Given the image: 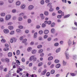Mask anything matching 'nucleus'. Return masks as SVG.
I'll use <instances>...</instances> for the list:
<instances>
[{"label":"nucleus","mask_w":77,"mask_h":77,"mask_svg":"<svg viewBox=\"0 0 77 77\" xmlns=\"http://www.w3.org/2000/svg\"><path fill=\"white\" fill-rule=\"evenodd\" d=\"M8 29L10 30H12L14 29V27L13 26H8Z\"/></svg>","instance_id":"5701e85b"},{"label":"nucleus","mask_w":77,"mask_h":77,"mask_svg":"<svg viewBox=\"0 0 77 77\" xmlns=\"http://www.w3.org/2000/svg\"><path fill=\"white\" fill-rule=\"evenodd\" d=\"M32 54H35V53H36V50H33L32 51Z\"/></svg>","instance_id":"4be33fe9"},{"label":"nucleus","mask_w":77,"mask_h":77,"mask_svg":"<svg viewBox=\"0 0 77 77\" xmlns=\"http://www.w3.org/2000/svg\"><path fill=\"white\" fill-rule=\"evenodd\" d=\"M23 71V69L20 68H17V73H19L20 72V71Z\"/></svg>","instance_id":"20e7f679"},{"label":"nucleus","mask_w":77,"mask_h":77,"mask_svg":"<svg viewBox=\"0 0 77 77\" xmlns=\"http://www.w3.org/2000/svg\"><path fill=\"white\" fill-rule=\"evenodd\" d=\"M55 72V71L54 70H52L51 71V73L52 74H53Z\"/></svg>","instance_id":"473e14b6"},{"label":"nucleus","mask_w":77,"mask_h":77,"mask_svg":"<svg viewBox=\"0 0 77 77\" xmlns=\"http://www.w3.org/2000/svg\"><path fill=\"white\" fill-rule=\"evenodd\" d=\"M50 75V73L49 72H48L47 73L46 76H47V77H49Z\"/></svg>","instance_id":"ea45409f"},{"label":"nucleus","mask_w":77,"mask_h":77,"mask_svg":"<svg viewBox=\"0 0 77 77\" xmlns=\"http://www.w3.org/2000/svg\"><path fill=\"white\" fill-rule=\"evenodd\" d=\"M69 48L66 50V51L65 52L64 54L66 57V58L67 59H69V54L68 52V49Z\"/></svg>","instance_id":"f257e3e1"},{"label":"nucleus","mask_w":77,"mask_h":77,"mask_svg":"<svg viewBox=\"0 0 77 77\" xmlns=\"http://www.w3.org/2000/svg\"><path fill=\"white\" fill-rule=\"evenodd\" d=\"M25 8H26V5L24 4H22L21 6V8L23 9H24Z\"/></svg>","instance_id":"f8f14e48"},{"label":"nucleus","mask_w":77,"mask_h":77,"mask_svg":"<svg viewBox=\"0 0 77 77\" xmlns=\"http://www.w3.org/2000/svg\"><path fill=\"white\" fill-rule=\"evenodd\" d=\"M44 14L45 15H48V12L45 11V12Z\"/></svg>","instance_id":"49530a36"},{"label":"nucleus","mask_w":77,"mask_h":77,"mask_svg":"<svg viewBox=\"0 0 77 77\" xmlns=\"http://www.w3.org/2000/svg\"><path fill=\"white\" fill-rule=\"evenodd\" d=\"M1 41L2 43H4L6 42V40L4 39H2L1 40Z\"/></svg>","instance_id":"72a5a7b5"},{"label":"nucleus","mask_w":77,"mask_h":77,"mask_svg":"<svg viewBox=\"0 0 77 77\" xmlns=\"http://www.w3.org/2000/svg\"><path fill=\"white\" fill-rule=\"evenodd\" d=\"M1 60L2 62H6V59L5 58H2L1 59Z\"/></svg>","instance_id":"e433bc0d"},{"label":"nucleus","mask_w":77,"mask_h":77,"mask_svg":"<svg viewBox=\"0 0 77 77\" xmlns=\"http://www.w3.org/2000/svg\"><path fill=\"white\" fill-rule=\"evenodd\" d=\"M11 15H7L6 16L5 20H9L11 18Z\"/></svg>","instance_id":"7ed1b4c3"},{"label":"nucleus","mask_w":77,"mask_h":77,"mask_svg":"<svg viewBox=\"0 0 77 77\" xmlns=\"http://www.w3.org/2000/svg\"><path fill=\"white\" fill-rule=\"evenodd\" d=\"M72 28L73 29V30H77V27H72Z\"/></svg>","instance_id":"603ef678"},{"label":"nucleus","mask_w":77,"mask_h":77,"mask_svg":"<svg viewBox=\"0 0 77 77\" xmlns=\"http://www.w3.org/2000/svg\"><path fill=\"white\" fill-rule=\"evenodd\" d=\"M17 41V38H11L10 40V42L11 43L15 42Z\"/></svg>","instance_id":"f03ea898"},{"label":"nucleus","mask_w":77,"mask_h":77,"mask_svg":"<svg viewBox=\"0 0 77 77\" xmlns=\"http://www.w3.org/2000/svg\"><path fill=\"white\" fill-rule=\"evenodd\" d=\"M48 37V35H45L44 36V38L45 39H46V38H47Z\"/></svg>","instance_id":"052dcab7"},{"label":"nucleus","mask_w":77,"mask_h":77,"mask_svg":"<svg viewBox=\"0 0 77 77\" xmlns=\"http://www.w3.org/2000/svg\"><path fill=\"white\" fill-rule=\"evenodd\" d=\"M20 54V51L19 50H17L16 51V54L17 55H19Z\"/></svg>","instance_id":"6ab92c4d"},{"label":"nucleus","mask_w":77,"mask_h":77,"mask_svg":"<svg viewBox=\"0 0 77 77\" xmlns=\"http://www.w3.org/2000/svg\"><path fill=\"white\" fill-rule=\"evenodd\" d=\"M73 59L74 60H76V59H77V55H73Z\"/></svg>","instance_id":"2f4dec72"},{"label":"nucleus","mask_w":77,"mask_h":77,"mask_svg":"<svg viewBox=\"0 0 77 77\" xmlns=\"http://www.w3.org/2000/svg\"><path fill=\"white\" fill-rule=\"evenodd\" d=\"M23 20V17H20L18 18V20L19 21H21Z\"/></svg>","instance_id":"a19ab883"},{"label":"nucleus","mask_w":77,"mask_h":77,"mask_svg":"<svg viewBox=\"0 0 77 77\" xmlns=\"http://www.w3.org/2000/svg\"><path fill=\"white\" fill-rule=\"evenodd\" d=\"M39 34L40 35H41V34H42L43 33V31L42 30H40L38 32Z\"/></svg>","instance_id":"a18cd8bd"},{"label":"nucleus","mask_w":77,"mask_h":77,"mask_svg":"<svg viewBox=\"0 0 77 77\" xmlns=\"http://www.w3.org/2000/svg\"><path fill=\"white\" fill-rule=\"evenodd\" d=\"M59 45V43H55L54 44V46H55L56 47H57Z\"/></svg>","instance_id":"37998d69"},{"label":"nucleus","mask_w":77,"mask_h":77,"mask_svg":"<svg viewBox=\"0 0 77 77\" xmlns=\"http://www.w3.org/2000/svg\"><path fill=\"white\" fill-rule=\"evenodd\" d=\"M40 17H41L42 20H43V19H44L45 18V17L44 16V14H41L40 15Z\"/></svg>","instance_id":"6e6552de"},{"label":"nucleus","mask_w":77,"mask_h":77,"mask_svg":"<svg viewBox=\"0 0 77 77\" xmlns=\"http://www.w3.org/2000/svg\"><path fill=\"white\" fill-rule=\"evenodd\" d=\"M31 20L30 19H28V23H31Z\"/></svg>","instance_id":"69168bd1"},{"label":"nucleus","mask_w":77,"mask_h":77,"mask_svg":"<svg viewBox=\"0 0 77 77\" xmlns=\"http://www.w3.org/2000/svg\"><path fill=\"white\" fill-rule=\"evenodd\" d=\"M1 15L2 17H4V16L5 15V13H2L1 14Z\"/></svg>","instance_id":"de8ad7c7"},{"label":"nucleus","mask_w":77,"mask_h":77,"mask_svg":"<svg viewBox=\"0 0 77 77\" xmlns=\"http://www.w3.org/2000/svg\"><path fill=\"white\" fill-rule=\"evenodd\" d=\"M3 31L5 33H9V30L5 29Z\"/></svg>","instance_id":"0eeeda50"},{"label":"nucleus","mask_w":77,"mask_h":77,"mask_svg":"<svg viewBox=\"0 0 77 77\" xmlns=\"http://www.w3.org/2000/svg\"><path fill=\"white\" fill-rule=\"evenodd\" d=\"M14 31H11L10 33V35H14Z\"/></svg>","instance_id":"4c0bfd02"},{"label":"nucleus","mask_w":77,"mask_h":77,"mask_svg":"<svg viewBox=\"0 0 77 77\" xmlns=\"http://www.w3.org/2000/svg\"><path fill=\"white\" fill-rule=\"evenodd\" d=\"M51 32L52 33H55V32H56V31L53 28L51 29Z\"/></svg>","instance_id":"dca6fc26"},{"label":"nucleus","mask_w":77,"mask_h":77,"mask_svg":"<svg viewBox=\"0 0 77 77\" xmlns=\"http://www.w3.org/2000/svg\"><path fill=\"white\" fill-rule=\"evenodd\" d=\"M51 27H52L54 26H55V23H52L51 24Z\"/></svg>","instance_id":"09e8293b"},{"label":"nucleus","mask_w":77,"mask_h":77,"mask_svg":"<svg viewBox=\"0 0 77 77\" xmlns=\"http://www.w3.org/2000/svg\"><path fill=\"white\" fill-rule=\"evenodd\" d=\"M21 61L22 62H25V59L24 58H23L21 59Z\"/></svg>","instance_id":"3c124183"},{"label":"nucleus","mask_w":77,"mask_h":77,"mask_svg":"<svg viewBox=\"0 0 77 77\" xmlns=\"http://www.w3.org/2000/svg\"><path fill=\"white\" fill-rule=\"evenodd\" d=\"M33 59H34V56H31L29 59V61H32V60H33Z\"/></svg>","instance_id":"9b49d317"},{"label":"nucleus","mask_w":77,"mask_h":77,"mask_svg":"<svg viewBox=\"0 0 77 77\" xmlns=\"http://www.w3.org/2000/svg\"><path fill=\"white\" fill-rule=\"evenodd\" d=\"M70 74L72 76H75V75H75V73H70Z\"/></svg>","instance_id":"c85d7f7f"},{"label":"nucleus","mask_w":77,"mask_h":77,"mask_svg":"<svg viewBox=\"0 0 77 77\" xmlns=\"http://www.w3.org/2000/svg\"><path fill=\"white\" fill-rule=\"evenodd\" d=\"M4 51H8L9 50V48H8L5 47V48H4Z\"/></svg>","instance_id":"c9c22d12"},{"label":"nucleus","mask_w":77,"mask_h":77,"mask_svg":"<svg viewBox=\"0 0 77 77\" xmlns=\"http://www.w3.org/2000/svg\"><path fill=\"white\" fill-rule=\"evenodd\" d=\"M61 16L62 17V16H64V12H61Z\"/></svg>","instance_id":"e2e57ef3"},{"label":"nucleus","mask_w":77,"mask_h":77,"mask_svg":"<svg viewBox=\"0 0 77 77\" xmlns=\"http://www.w3.org/2000/svg\"><path fill=\"white\" fill-rule=\"evenodd\" d=\"M43 51V50L42 49H40L38 50V53H42Z\"/></svg>","instance_id":"7c9ffc66"},{"label":"nucleus","mask_w":77,"mask_h":77,"mask_svg":"<svg viewBox=\"0 0 77 77\" xmlns=\"http://www.w3.org/2000/svg\"><path fill=\"white\" fill-rule=\"evenodd\" d=\"M45 26H46V25H45V24L44 23H43L42 24V27L44 28V27H45Z\"/></svg>","instance_id":"8fccbe9b"},{"label":"nucleus","mask_w":77,"mask_h":77,"mask_svg":"<svg viewBox=\"0 0 77 77\" xmlns=\"http://www.w3.org/2000/svg\"><path fill=\"white\" fill-rule=\"evenodd\" d=\"M14 2V0H8V2L10 3H12Z\"/></svg>","instance_id":"5fc2aeb1"},{"label":"nucleus","mask_w":77,"mask_h":77,"mask_svg":"<svg viewBox=\"0 0 77 77\" xmlns=\"http://www.w3.org/2000/svg\"><path fill=\"white\" fill-rule=\"evenodd\" d=\"M19 29H23V26L21 25H19Z\"/></svg>","instance_id":"bf43d9fd"},{"label":"nucleus","mask_w":77,"mask_h":77,"mask_svg":"<svg viewBox=\"0 0 77 77\" xmlns=\"http://www.w3.org/2000/svg\"><path fill=\"white\" fill-rule=\"evenodd\" d=\"M70 16V14H69L66 15H65L64 17V18H68Z\"/></svg>","instance_id":"2eb2a0df"},{"label":"nucleus","mask_w":77,"mask_h":77,"mask_svg":"<svg viewBox=\"0 0 77 77\" xmlns=\"http://www.w3.org/2000/svg\"><path fill=\"white\" fill-rule=\"evenodd\" d=\"M20 65H18L17 64H16V66L17 67V68H20V66H19Z\"/></svg>","instance_id":"6e6d98bb"},{"label":"nucleus","mask_w":77,"mask_h":77,"mask_svg":"<svg viewBox=\"0 0 77 77\" xmlns=\"http://www.w3.org/2000/svg\"><path fill=\"white\" fill-rule=\"evenodd\" d=\"M53 59V57L52 56H51L48 58V60H52Z\"/></svg>","instance_id":"bb28decb"},{"label":"nucleus","mask_w":77,"mask_h":77,"mask_svg":"<svg viewBox=\"0 0 77 77\" xmlns=\"http://www.w3.org/2000/svg\"><path fill=\"white\" fill-rule=\"evenodd\" d=\"M62 16L61 15H58L57 16V17L58 18H62Z\"/></svg>","instance_id":"4d7b16f0"},{"label":"nucleus","mask_w":77,"mask_h":77,"mask_svg":"<svg viewBox=\"0 0 77 77\" xmlns=\"http://www.w3.org/2000/svg\"><path fill=\"white\" fill-rule=\"evenodd\" d=\"M16 32L17 33H21V30L20 29H18L16 30Z\"/></svg>","instance_id":"a878e982"},{"label":"nucleus","mask_w":77,"mask_h":77,"mask_svg":"<svg viewBox=\"0 0 77 77\" xmlns=\"http://www.w3.org/2000/svg\"><path fill=\"white\" fill-rule=\"evenodd\" d=\"M8 57H12V53L11 52H9L8 53Z\"/></svg>","instance_id":"9d476101"},{"label":"nucleus","mask_w":77,"mask_h":77,"mask_svg":"<svg viewBox=\"0 0 77 77\" xmlns=\"http://www.w3.org/2000/svg\"><path fill=\"white\" fill-rule=\"evenodd\" d=\"M5 47L6 48H8V47H9V45L8 44H6L5 45Z\"/></svg>","instance_id":"680f3d73"},{"label":"nucleus","mask_w":77,"mask_h":77,"mask_svg":"<svg viewBox=\"0 0 77 77\" xmlns=\"http://www.w3.org/2000/svg\"><path fill=\"white\" fill-rule=\"evenodd\" d=\"M47 72V70L46 69H45L43 72L41 73L42 75H45Z\"/></svg>","instance_id":"423d86ee"},{"label":"nucleus","mask_w":77,"mask_h":77,"mask_svg":"<svg viewBox=\"0 0 77 77\" xmlns=\"http://www.w3.org/2000/svg\"><path fill=\"white\" fill-rule=\"evenodd\" d=\"M16 5L17 6H19L21 5V2L19 1H17L16 2Z\"/></svg>","instance_id":"f3484780"},{"label":"nucleus","mask_w":77,"mask_h":77,"mask_svg":"<svg viewBox=\"0 0 77 77\" xmlns=\"http://www.w3.org/2000/svg\"><path fill=\"white\" fill-rule=\"evenodd\" d=\"M5 62L7 63L9 62V59L8 58H5Z\"/></svg>","instance_id":"f704fd0d"},{"label":"nucleus","mask_w":77,"mask_h":77,"mask_svg":"<svg viewBox=\"0 0 77 77\" xmlns=\"http://www.w3.org/2000/svg\"><path fill=\"white\" fill-rule=\"evenodd\" d=\"M42 65V62H41V63H39L38 64V66H41Z\"/></svg>","instance_id":"864d4df0"},{"label":"nucleus","mask_w":77,"mask_h":77,"mask_svg":"<svg viewBox=\"0 0 77 77\" xmlns=\"http://www.w3.org/2000/svg\"><path fill=\"white\" fill-rule=\"evenodd\" d=\"M27 41V39H25L22 41V43H24Z\"/></svg>","instance_id":"58836bf2"},{"label":"nucleus","mask_w":77,"mask_h":77,"mask_svg":"<svg viewBox=\"0 0 77 77\" xmlns=\"http://www.w3.org/2000/svg\"><path fill=\"white\" fill-rule=\"evenodd\" d=\"M4 4V2H0V5H3Z\"/></svg>","instance_id":"338daca9"},{"label":"nucleus","mask_w":77,"mask_h":77,"mask_svg":"<svg viewBox=\"0 0 77 77\" xmlns=\"http://www.w3.org/2000/svg\"><path fill=\"white\" fill-rule=\"evenodd\" d=\"M51 4H52V3H48L47 5L48 6H49V8L50 9H51V8H52V7H53L52 5H51Z\"/></svg>","instance_id":"1a4fd4ad"},{"label":"nucleus","mask_w":77,"mask_h":77,"mask_svg":"<svg viewBox=\"0 0 77 77\" xmlns=\"http://www.w3.org/2000/svg\"><path fill=\"white\" fill-rule=\"evenodd\" d=\"M38 35V33L37 32H35L34 34V38H36L37 37V35Z\"/></svg>","instance_id":"aec40b11"},{"label":"nucleus","mask_w":77,"mask_h":77,"mask_svg":"<svg viewBox=\"0 0 77 77\" xmlns=\"http://www.w3.org/2000/svg\"><path fill=\"white\" fill-rule=\"evenodd\" d=\"M27 51H32V48L31 47H29L27 49Z\"/></svg>","instance_id":"c756f323"},{"label":"nucleus","mask_w":77,"mask_h":77,"mask_svg":"<svg viewBox=\"0 0 77 77\" xmlns=\"http://www.w3.org/2000/svg\"><path fill=\"white\" fill-rule=\"evenodd\" d=\"M60 48H59L56 50V52L59 53V52H60Z\"/></svg>","instance_id":"cd10ccee"},{"label":"nucleus","mask_w":77,"mask_h":77,"mask_svg":"<svg viewBox=\"0 0 77 77\" xmlns=\"http://www.w3.org/2000/svg\"><path fill=\"white\" fill-rule=\"evenodd\" d=\"M16 64H17V65H20V62L18 60H17L16 61Z\"/></svg>","instance_id":"393cba45"},{"label":"nucleus","mask_w":77,"mask_h":77,"mask_svg":"<svg viewBox=\"0 0 77 77\" xmlns=\"http://www.w3.org/2000/svg\"><path fill=\"white\" fill-rule=\"evenodd\" d=\"M44 55V54L43 53H42L40 54V56L41 57H43Z\"/></svg>","instance_id":"774afa93"},{"label":"nucleus","mask_w":77,"mask_h":77,"mask_svg":"<svg viewBox=\"0 0 77 77\" xmlns=\"http://www.w3.org/2000/svg\"><path fill=\"white\" fill-rule=\"evenodd\" d=\"M24 39V37H23V36H21L20 38V40H21V41H22Z\"/></svg>","instance_id":"0e129e2a"},{"label":"nucleus","mask_w":77,"mask_h":77,"mask_svg":"<svg viewBox=\"0 0 77 77\" xmlns=\"http://www.w3.org/2000/svg\"><path fill=\"white\" fill-rule=\"evenodd\" d=\"M63 66H65V65H66V62L64 61V60H63Z\"/></svg>","instance_id":"b1692460"},{"label":"nucleus","mask_w":77,"mask_h":77,"mask_svg":"<svg viewBox=\"0 0 77 77\" xmlns=\"http://www.w3.org/2000/svg\"><path fill=\"white\" fill-rule=\"evenodd\" d=\"M42 71V68H40L38 70V72H41V71Z\"/></svg>","instance_id":"c03bdc74"},{"label":"nucleus","mask_w":77,"mask_h":77,"mask_svg":"<svg viewBox=\"0 0 77 77\" xmlns=\"http://www.w3.org/2000/svg\"><path fill=\"white\" fill-rule=\"evenodd\" d=\"M68 43L69 45V46H70V45H71V44H72V43L71 42V41L70 40V39H69L68 41Z\"/></svg>","instance_id":"ddd939ff"},{"label":"nucleus","mask_w":77,"mask_h":77,"mask_svg":"<svg viewBox=\"0 0 77 77\" xmlns=\"http://www.w3.org/2000/svg\"><path fill=\"white\" fill-rule=\"evenodd\" d=\"M25 14L24 13H21L19 14V16H20L21 17H23L24 15Z\"/></svg>","instance_id":"412c9836"},{"label":"nucleus","mask_w":77,"mask_h":77,"mask_svg":"<svg viewBox=\"0 0 77 77\" xmlns=\"http://www.w3.org/2000/svg\"><path fill=\"white\" fill-rule=\"evenodd\" d=\"M60 64H57L56 66V67L57 68H59L60 67Z\"/></svg>","instance_id":"4468645a"},{"label":"nucleus","mask_w":77,"mask_h":77,"mask_svg":"<svg viewBox=\"0 0 77 77\" xmlns=\"http://www.w3.org/2000/svg\"><path fill=\"white\" fill-rule=\"evenodd\" d=\"M55 62L56 63H57L59 62V60H55Z\"/></svg>","instance_id":"79ce46f5"},{"label":"nucleus","mask_w":77,"mask_h":77,"mask_svg":"<svg viewBox=\"0 0 77 77\" xmlns=\"http://www.w3.org/2000/svg\"><path fill=\"white\" fill-rule=\"evenodd\" d=\"M42 48V45H38V46H37V48Z\"/></svg>","instance_id":"13d9d810"},{"label":"nucleus","mask_w":77,"mask_h":77,"mask_svg":"<svg viewBox=\"0 0 77 77\" xmlns=\"http://www.w3.org/2000/svg\"><path fill=\"white\" fill-rule=\"evenodd\" d=\"M34 7L33 5H30L28 7V9L29 10H32V9H33Z\"/></svg>","instance_id":"39448f33"},{"label":"nucleus","mask_w":77,"mask_h":77,"mask_svg":"<svg viewBox=\"0 0 77 77\" xmlns=\"http://www.w3.org/2000/svg\"><path fill=\"white\" fill-rule=\"evenodd\" d=\"M49 32V31L48 30H45L44 31V33L45 34H48Z\"/></svg>","instance_id":"a211bd4d"}]
</instances>
